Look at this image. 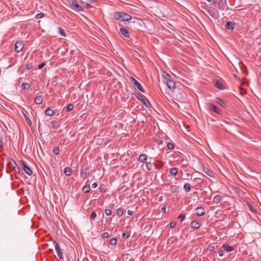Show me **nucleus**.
Masks as SVG:
<instances>
[{
	"mask_svg": "<svg viewBox=\"0 0 261 261\" xmlns=\"http://www.w3.org/2000/svg\"><path fill=\"white\" fill-rule=\"evenodd\" d=\"M53 245H54V246L55 247V249L56 250V252L57 253V255H58V257L60 259H63V252H62V250L60 248L59 244H58L57 241H55V240H53Z\"/></svg>",
	"mask_w": 261,
	"mask_h": 261,
	"instance_id": "39448f33",
	"label": "nucleus"
},
{
	"mask_svg": "<svg viewBox=\"0 0 261 261\" xmlns=\"http://www.w3.org/2000/svg\"><path fill=\"white\" fill-rule=\"evenodd\" d=\"M169 172L171 175H176L177 173L178 169L177 168L174 167V168L170 169Z\"/></svg>",
	"mask_w": 261,
	"mask_h": 261,
	"instance_id": "bb28decb",
	"label": "nucleus"
},
{
	"mask_svg": "<svg viewBox=\"0 0 261 261\" xmlns=\"http://www.w3.org/2000/svg\"><path fill=\"white\" fill-rule=\"evenodd\" d=\"M96 214L95 212H93L91 214V216H90V218L91 219H94L96 217Z\"/></svg>",
	"mask_w": 261,
	"mask_h": 261,
	"instance_id": "de8ad7c7",
	"label": "nucleus"
},
{
	"mask_svg": "<svg viewBox=\"0 0 261 261\" xmlns=\"http://www.w3.org/2000/svg\"><path fill=\"white\" fill-rule=\"evenodd\" d=\"M184 188L186 192H189L191 190V186L189 183H185L184 186Z\"/></svg>",
	"mask_w": 261,
	"mask_h": 261,
	"instance_id": "c85d7f7f",
	"label": "nucleus"
},
{
	"mask_svg": "<svg viewBox=\"0 0 261 261\" xmlns=\"http://www.w3.org/2000/svg\"><path fill=\"white\" fill-rule=\"evenodd\" d=\"M99 190L101 192L103 193L106 192V189L104 187H100Z\"/></svg>",
	"mask_w": 261,
	"mask_h": 261,
	"instance_id": "603ef678",
	"label": "nucleus"
},
{
	"mask_svg": "<svg viewBox=\"0 0 261 261\" xmlns=\"http://www.w3.org/2000/svg\"><path fill=\"white\" fill-rule=\"evenodd\" d=\"M171 190L172 192H176L177 191V189L175 188L174 187H171Z\"/></svg>",
	"mask_w": 261,
	"mask_h": 261,
	"instance_id": "3c124183",
	"label": "nucleus"
},
{
	"mask_svg": "<svg viewBox=\"0 0 261 261\" xmlns=\"http://www.w3.org/2000/svg\"><path fill=\"white\" fill-rule=\"evenodd\" d=\"M214 83H215V87H217V88H218L219 89L221 90L224 89V88L223 86L222 85V84L220 82H219L218 80H215L214 82Z\"/></svg>",
	"mask_w": 261,
	"mask_h": 261,
	"instance_id": "6ab92c4d",
	"label": "nucleus"
},
{
	"mask_svg": "<svg viewBox=\"0 0 261 261\" xmlns=\"http://www.w3.org/2000/svg\"><path fill=\"white\" fill-rule=\"evenodd\" d=\"M203 171L205 173L210 177L213 176V172L208 168H203Z\"/></svg>",
	"mask_w": 261,
	"mask_h": 261,
	"instance_id": "4be33fe9",
	"label": "nucleus"
},
{
	"mask_svg": "<svg viewBox=\"0 0 261 261\" xmlns=\"http://www.w3.org/2000/svg\"><path fill=\"white\" fill-rule=\"evenodd\" d=\"M219 255L220 256H223L224 255V252L223 250H220L219 252Z\"/></svg>",
	"mask_w": 261,
	"mask_h": 261,
	"instance_id": "5fc2aeb1",
	"label": "nucleus"
},
{
	"mask_svg": "<svg viewBox=\"0 0 261 261\" xmlns=\"http://www.w3.org/2000/svg\"><path fill=\"white\" fill-rule=\"evenodd\" d=\"M167 85L170 89H173L176 87V83L172 80L167 81Z\"/></svg>",
	"mask_w": 261,
	"mask_h": 261,
	"instance_id": "9b49d317",
	"label": "nucleus"
},
{
	"mask_svg": "<svg viewBox=\"0 0 261 261\" xmlns=\"http://www.w3.org/2000/svg\"><path fill=\"white\" fill-rule=\"evenodd\" d=\"M12 164H13V165H14L15 166V167L13 169V170L14 171H15L16 173H19L20 172V169L18 167V166L17 165V164H16V162H13L12 163Z\"/></svg>",
	"mask_w": 261,
	"mask_h": 261,
	"instance_id": "2f4dec72",
	"label": "nucleus"
},
{
	"mask_svg": "<svg viewBox=\"0 0 261 261\" xmlns=\"http://www.w3.org/2000/svg\"><path fill=\"white\" fill-rule=\"evenodd\" d=\"M215 246L212 244L209 245L208 246V249L211 251H214L215 250Z\"/></svg>",
	"mask_w": 261,
	"mask_h": 261,
	"instance_id": "37998d69",
	"label": "nucleus"
},
{
	"mask_svg": "<svg viewBox=\"0 0 261 261\" xmlns=\"http://www.w3.org/2000/svg\"><path fill=\"white\" fill-rule=\"evenodd\" d=\"M21 87L23 89L27 90L30 88V85L27 82H23L21 84Z\"/></svg>",
	"mask_w": 261,
	"mask_h": 261,
	"instance_id": "cd10ccee",
	"label": "nucleus"
},
{
	"mask_svg": "<svg viewBox=\"0 0 261 261\" xmlns=\"http://www.w3.org/2000/svg\"><path fill=\"white\" fill-rule=\"evenodd\" d=\"M21 163L22 165L24 172L28 175H31L33 174V171L30 167L23 160H21Z\"/></svg>",
	"mask_w": 261,
	"mask_h": 261,
	"instance_id": "0eeeda50",
	"label": "nucleus"
},
{
	"mask_svg": "<svg viewBox=\"0 0 261 261\" xmlns=\"http://www.w3.org/2000/svg\"><path fill=\"white\" fill-rule=\"evenodd\" d=\"M216 101L219 105L222 106V107H225L226 106V103L220 98L217 97L216 99Z\"/></svg>",
	"mask_w": 261,
	"mask_h": 261,
	"instance_id": "a211bd4d",
	"label": "nucleus"
},
{
	"mask_svg": "<svg viewBox=\"0 0 261 261\" xmlns=\"http://www.w3.org/2000/svg\"><path fill=\"white\" fill-rule=\"evenodd\" d=\"M116 214L118 216H121L123 214V210L121 208H119L116 211Z\"/></svg>",
	"mask_w": 261,
	"mask_h": 261,
	"instance_id": "c9c22d12",
	"label": "nucleus"
},
{
	"mask_svg": "<svg viewBox=\"0 0 261 261\" xmlns=\"http://www.w3.org/2000/svg\"><path fill=\"white\" fill-rule=\"evenodd\" d=\"M234 191L238 193L239 195H243L244 192L238 188H235Z\"/></svg>",
	"mask_w": 261,
	"mask_h": 261,
	"instance_id": "58836bf2",
	"label": "nucleus"
},
{
	"mask_svg": "<svg viewBox=\"0 0 261 261\" xmlns=\"http://www.w3.org/2000/svg\"><path fill=\"white\" fill-rule=\"evenodd\" d=\"M92 188H96L97 187V184L96 182H94L92 184Z\"/></svg>",
	"mask_w": 261,
	"mask_h": 261,
	"instance_id": "864d4df0",
	"label": "nucleus"
},
{
	"mask_svg": "<svg viewBox=\"0 0 261 261\" xmlns=\"http://www.w3.org/2000/svg\"><path fill=\"white\" fill-rule=\"evenodd\" d=\"M32 66H26L27 69H28V70L31 69L32 68Z\"/></svg>",
	"mask_w": 261,
	"mask_h": 261,
	"instance_id": "052dcab7",
	"label": "nucleus"
},
{
	"mask_svg": "<svg viewBox=\"0 0 261 261\" xmlns=\"http://www.w3.org/2000/svg\"><path fill=\"white\" fill-rule=\"evenodd\" d=\"M222 247L224 248L225 250L227 252H230L233 250V247L229 246L227 244H223L222 245Z\"/></svg>",
	"mask_w": 261,
	"mask_h": 261,
	"instance_id": "aec40b11",
	"label": "nucleus"
},
{
	"mask_svg": "<svg viewBox=\"0 0 261 261\" xmlns=\"http://www.w3.org/2000/svg\"><path fill=\"white\" fill-rule=\"evenodd\" d=\"M248 206H249V207L250 208V209L251 210V211H253V206L251 204L249 203H248L247 204Z\"/></svg>",
	"mask_w": 261,
	"mask_h": 261,
	"instance_id": "6e6d98bb",
	"label": "nucleus"
},
{
	"mask_svg": "<svg viewBox=\"0 0 261 261\" xmlns=\"http://www.w3.org/2000/svg\"><path fill=\"white\" fill-rule=\"evenodd\" d=\"M236 69L238 72H239V71L241 72L247 71L246 66H236Z\"/></svg>",
	"mask_w": 261,
	"mask_h": 261,
	"instance_id": "5701e85b",
	"label": "nucleus"
},
{
	"mask_svg": "<svg viewBox=\"0 0 261 261\" xmlns=\"http://www.w3.org/2000/svg\"><path fill=\"white\" fill-rule=\"evenodd\" d=\"M221 200V197L219 195H216L213 198V201L214 202L219 203Z\"/></svg>",
	"mask_w": 261,
	"mask_h": 261,
	"instance_id": "a878e982",
	"label": "nucleus"
},
{
	"mask_svg": "<svg viewBox=\"0 0 261 261\" xmlns=\"http://www.w3.org/2000/svg\"><path fill=\"white\" fill-rule=\"evenodd\" d=\"M39 65H45V64L44 62H42V63H40Z\"/></svg>",
	"mask_w": 261,
	"mask_h": 261,
	"instance_id": "e2e57ef3",
	"label": "nucleus"
},
{
	"mask_svg": "<svg viewBox=\"0 0 261 261\" xmlns=\"http://www.w3.org/2000/svg\"><path fill=\"white\" fill-rule=\"evenodd\" d=\"M25 119H27V120H30V118H29V117H27V118H25Z\"/></svg>",
	"mask_w": 261,
	"mask_h": 261,
	"instance_id": "69168bd1",
	"label": "nucleus"
},
{
	"mask_svg": "<svg viewBox=\"0 0 261 261\" xmlns=\"http://www.w3.org/2000/svg\"><path fill=\"white\" fill-rule=\"evenodd\" d=\"M129 234H128V233H126V232H123L122 233V237L124 239H127L129 237Z\"/></svg>",
	"mask_w": 261,
	"mask_h": 261,
	"instance_id": "49530a36",
	"label": "nucleus"
},
{
	"mask_svg": "<svg viewBox=\"0 0 261 261\" xmlns=\"http://www.w3.org/2000/svg\"><path fill=\"white\" fill-rule=\"evenodd\" d=\"M178 218L180 219V221H183L185 218V216L184 214H180L178 216Z\"/></svg>",
	"mask_w": 261,
	"mask_h": 261,
	"instance_id": "a18cd8bd",
	"label": "nucleus"
},
{
	"mask_svg": "<svg viewBox=\"0 0 261 261\" xmlns=\"http://www.w3.org/2000/svg\"><path fill=\"white\" fill-rule=\"evenodd\" d=\"M45 114L47 116H51L54 115V111L50 108H47L45 111Z\"/></svg>",
	"mask_w": 261,
	"mask_h": 261,
	"instance_id": "412c9836",
	"label": "nucleus"
},
{
	"mask_svg": "<svg viewBox=\"0 0 261 261\" xmlns=\"http://www.w3.org/2000/svg\"><path fill=\"white\" fill-rule=\"evenodd\" d=\"M43 101V98L41 95L36 97L34 102L36 105H41Z\"/></svg>",
	"mask_w": 261,
	"mask_h": 261,
	"instance_id": "ddd939ff",
	"label": "nucleus"
},
{
	"mask_svg": "<svg viewBox=\"0 0 261 261\" xmlns=\"http://www.w3.org/2000/svg\"><path fill=\"white\" fill-rule=\"evenodd\" d=\"M59 124L57 121H53L51 122V126L52 128H58L59 127Z\"/></svg>",
	"mask_w": 261,
	"mask_h": 261,
	"instance_id": "c756f323",
	"label": "nucleus"
},
{
	"mask_svg": "<svg viewBox=\"0 0 261 261\" xmlns=\"http://www.w3.org/2000/svg\"><path fill=\"white\" fill-rule=\"evenodd\" d=\"M43 16H44V14L43 13H40L37 14L36 15V18L37 19H40V18L43 17Z\"/></svg>",
	"mask_w": 261,
	"mask_h": 261,
	"instance_id": "a19ab883",
	"label": "nucleus"
},
{
	"mask_svg": "<svg viewBox=\"0 0 261 261\" xmlns=\"http://www.w3.org/2000/svg\"><path fill=\"white\" fill-rule=\"evenodd\" d=\"M24 46V44L22 41H17L15 44V50L17 53L21 51Z\"/></svg>",
	"mask_w": 261,
	"mask_h": 261,
	"instance_id": "6e6552de",
	"label": "nucleus"
},
{
	"mask_svg": "<svg viewBox=\"0 0 261 261\" xmlns=\"http://www.w3.org/2000/svg\"><path fill=\"white\" fill-rule=\"evenodd\" d=\"M117 243V239L116 238H112L110 241V243L111 245H115Z\"/></svg>",
	"mask_w": 261,
	"mask_h": 261,
	"instance_id": "473e14b6",
	"label": "nucleus"
},
{
	"mask_svg": "<svg viewBox=\"0 0 261 261\" xmlns=\"http://www.w3.org/2000/svg\"><path fill=\"white\" fill-rule=\"evenodd\" d=\"M212 5L215 7L218 8L220 10L224 9V5L223 4V0H212Z\"/></svg>",
	"mask_w": 261,
	"mask_h": 261,
	"instance_id": "20e7f679",
	"label": "nucleus"
},
{
	"mask_svg": "<svg viewBox=\"0 0 261 261\" xmlns=\"http://www.w3.org/2000/svg\"><path fill=\"white\" fill-rule=\"evenodd\" d=\"M44 66H38L39 69H42Z\"/></svg>",
	"mask_w": 261,
	"mask_h": 261,
	"instance_id": "0e129e2a",
	"label": "nucleus"
},
{
	"mask_svg": "<svg viewBox=\"0 0 261 261\" xmlns=\"http://www.w3.org/2000/svg\"><path fill=\"white\" fill-rule=\"evenodd\" d=\"M146 166L147 170L150 171L152 169V165L150 162H146Z\"/></svg>",
	"mask_w": 261,
	"mask_h": 261,
	"instance_id": "e433bc0d",
	"label": "nucleus"
},
{
	"mask_svg": "<svg viewBox=\"0 0 261 261\" xmlns=\"http://www.w3.org/2000/svg\"><path fill=\"white\" fill-rule=\"evenodd\" d=\"M87 1H88V2H89V3H93V2L96 1V0H87Z\"/></svg>",
	"mask_w": 261,
	"mask_h": 261,
	"instance_id": "680f3d73",
	"label": "nucleus"
},
{
	"mask_svg": "<svg viewBox=\"0 0 261 261\" xmlns=\"http://www.w3.org/2000/svg\"><path fill=\"white\" fill-rule=\"evenodd\" d=\"M25 119H27V120H30V118H29V117H27V118H25Z\"/></svg>",
	"mask_w": 261,
	"mask_h": 261,
	"instance_id": "774afa93",
	"label": "nucleus"
},
{
	"mask_svg": "<svg viewBox=\"0 0 261 261\" xmlns=\"http://www.w3.org/2000/svg\"><path fill=\"white\" fill-rule=\"evenodd\" d=\"M91 7H92V6L90 4H86V8H90Z\"/></svg>",
	"mask_w": 261,
	"mask_h": 261,
	"instance_id": "13d9d810",
	"label": "nucleus"
},
{
	"mask_svg": "<svg viewBox=\"0 0 261 261\" xmlns=\"http://www.w3.org/2000/svg\"><path fill=\"white\" fill-rule=\"evenodd\" d=\"M13 162L14 163L15 162L13 160L10 159L8 163V166L9 168L11 170H13L15 167V166L14 165H13V164H12Z\"/></svg>",
	"mask_w": 261,
	"mask_h": 261,
	"instance_id": "b1692460",
	"label": "nucleus"
},
{
	"mask_svg": "<svg viewBox=\"0 0 261 261\" xmlns=\"http://www.w3.org/2000/svg\"><path fill=\"white\" fill-rule=\"evenodd\" d=\"M226 29L232 30L234 28V23L231 21H228L225 24Z\"/></svg>",
	"mask_w": 261,
	"mask_h": 261,
	"instance_id": "dca6fc26",
	"label": "nucleus"
},
{
	"mask_svg": "<svg viewBox=\"0 0 261 261\" xmlns=\"http://www.w3.org/2000/svg\"><path fill=\"white\" fill-rule=\"evenodd\" d=\"M135 95L137 97L138 99L141 101L143 104L147 108H150L151 106L150 102L149 100L143 95H142L139 93H136Z\"/></svg>",
	"mask_w": 261,
	"mask_h": 261,
	"instance_id": "f03ea898",
	"label": "nucleus"
},
{
	"mask_svg": "<svg viewBox=\"0 0 261 261\" xmlns=\"http://www.w3.org/2000/svg\"><path fill=\"white\" fill-rule=\"evenodd\" d=\"M190 225L192 228L197 229L200 226L201 224L198 221H193L191 222Z\"/></svg>",
	"mask_w": 261,
	"mask_h": 261,
	"instance_id": "f8f14e48",
	"label": "nucleus"
},
{
	"mask_svg": "<svg viewBox=\"0 0 261 261\" xmlns=\"http://www.w3.org/2000/svg\"><path fill=\"white\" fill-rule=\"evenodd\" d=\"M233 75H234V77H235L236 79H237V80H240V77H239V76H238L237 74H233Z\"/></svg>",
	"mask_w": 261,
	"mask_h": 261,
	"instance_id": "4d7b16f0",
	"label": "nucleus"
},
{
	"mask_svg": "<svg viewBox=\"0 0 261 261\" xmlns=\"http://www.w3.org/2000/svg\"><path fill=\"white\" fill-rule=\"evenodd\" d=\"M101 236L104 239L108 238L109 236V234L107 232H105L102 234Z\"/></svg>",
	"mask_w": 261,
	"mask_h": 261,
	"instance_id": "79ce46f5",
	"label": "nucleus"
},
{
	"mask_svg": "<svg viewBox=\"0 0 261 261\" xmlns=\"http://www.w3.org/2000/svg\"><path fill=\"white\" fill-rule=\"evenodd\" d=\"M120 33L125 36L126 38H129L130 34L129 32L124 28H120L119 29Z\"/></svg>",
	"mask_w": 261,
	"mask_h": 261,
	"instance_id": "9d476101",
	"label": "nucleus"
},
{
	"mask_svg": "<svg viewBox=\"0 0 261 261\" xmlns=\"http://www.w3.org/2000/svg\"><path fill=\"white\" fill-rule=\"evenodd\" d=\"M135 212L134 211H132L129 210H127V214L129 216H132L134 214Z\"/></svg>",
	"mask_w": 261,
	"mask_h": 261,
	"instance_id": "8fccbe9b",
	"label": "nucleus"
},
{
	"mask_svg": "<svg viewBox=\"0 0 261 261\" xmlns=\"http://www.w3.org/2000/svg\"><path fill=\"white\" fill-rule=\"evenodd\" d=\"M88 168H85V171H84L83 170H81V176L83 179H85L87 178L88 173L87 172V171L88 170Z\"/></svg>",
	"mask_w": 261,
	"mask_h": 261,
	"instance_id": "f3484780",
	"label": "nucleus"
},
{
	"mask_svg": "<svg viewBox=\"0 0 261 261\" xmlns=\"http://www.w3.org/2000/svg\"><path fill=\"white\" fill-rule=\"evenodd\" d=\"M176 225V223L175 222H171L170 223V227L171 228H174Z\"/></svg>",
	"mask_w": 261,
	"mask_h": 261,
	"instance_id": "09e8293b",
	"label": "nucleus"
},
{
	"mask_svg": "<svg viewBox=\"0 0 261 261\" xmlns=\"http://www.w3.org/2000/svg\"><path fill=\"white\" fill-rule=\"evenodd\" d=\"M70 5L71 9L76 12H81L83 10L82 7L78 4L76 0H71L70 1Z\"/></svg>",
	"mask_w": 261,
	"mask_h": 261,
	"instance_id": "7ed1b4c3",
	"label": "nucleus"
},
{
	"mask_svg": "<svg viewBox=\"0 0 261 261\" xmlns=\"http://www.w3.org/2000/svg\"><path fill=\"white\" fill-rule=\"evenodd\" d=\"M25 119H27V120H30V118H29V117H27V118H25Z\"/></svg>",
	"mask_w": 261,
	"mask_h": 261,
	"instance_id": "338daca9",
	"label": "nucleus"
},
{
	"mask_svg": "<svg viewBox=\"0 0 261 261\" xmlns=\"http://www.w3.org/2000/svg\"><path fill=\"white\" fill-rule=\"evenodd\" d=\"M105 213L107 216H110L112 214L111 210L110 209H108V208H106L105 210Z\"/></svg>",
	"mask_w": 261,
	"mask_h": 261,
	"instance_id": "ea45409f",
	"label": "nucleus"
},
{
	"mask_svg": "<svg viewBox=\"0 0 261 261\" xmlns=\"http://www.w3.org/2000/svg\"><path fill=\"white\" fill-rule=\"evenodd\" d=\"M146 160L147 155L146 154L144 153L141 154L138 158V161L140 162H145Z\"/></svg>",
	"mask_w": 261,
	"mask_h": 261,
	"instance_id": "2eb2a0df",
	"label": "nucleus"
},
{
	"mask_svg": "<svg viewBox=\"0 0 261 261\" xmlns=\"http://www.w3.org/2000/svg\"><path fill=\"white\" fill-rule=\"evenodd\" d=\"M165 211H166V207H165V206L162 207L161 208V211L165 212Z\"/></svg>",
	"mask_w": 261,
	"mask_h": 261,
	"instance_id": "bf43d9fd",
	"label": "nucleus"
},
{
	"mask_svg": "<svg viewBox=\"0 0 261 261\" xmlns=\"http://www.w3.org/2000/svg\"><path fill=\"white\" fill-rule=\"evenodd\" d=\"M73 109V105L72 103H69L67 105L66 107V111L69 112L72 110Z\"/></svg>",
	"mask_w": 261,
	"mask_h": 261,
	"instance_id": "f704fd0d",
	"label": "nucleus"
},
{
	"mask_svg": "<svg viewBox=\"0 0 261 261\" xmlns=\"http://www.w3.org/2000/svg\"><path fill=\"white\" fill-rule=\"evenodd\" d=\"M59 32L62 36H63V37L66 36V33L62 28H59Z\"/></svg>",
	"mask_w": 261,
	"mask_h": 261,
	"instance_id": "4c0bfd02",
	"label": "nucleus"
},
{
	"mask_svg": "<svg viewBox=\"0 0 261 261\" xmlns=\"http://www.w3.org/2000/svg\"><path fill=\"white\" fill-rule=\"evenodd\" d=\"M204 208L202 207H198L195 209V214L198 216H202L205 214Z\"/></svg>",
	"mask_w": 261,
	"mask_h": 261,
	"instance_id": "1a4fd4ad",
	"label": "nucleus"
},
{
	"mask_svg": "<svg viewBox=\"0 0 261 261\" xmlns=\"http://www.w3.org/2000/svg\"><path fill=\"white\" fill-rule=\"evenodd\" d=\"M83 191L85 193H88L90 190V186L85 185L83 188Z\"/></svg>",
	"mask_w": 261,
	"mask_h": 261,
	"instance_id": "7c9ffc66",
	"label": "nucleus"
},
{
	"mask_svg": "<svg viewBox=\"0 0 261 261\" xmlns=\"http://www.w3.org/2000/svg\"><path fill=\"white\" fill-rule=\"evenodd\" d=\"M53 152L55 154H58L59 153V152H60V148H59V147H58V146L54 147L53 149Z\"/></svg>",
	"mask_w": 261,
	"mask_h": 261,
	"instance_id": "72a5a7b5",
	"label": "nucleus"
},
{
	"mask_svg": "<svg viewBox=\"0 0 261 261\" xmlns=\"http://www.w3.org/2000/svg\"><path fill=\"white\" fill-rule=\"evenodd\" d=\"M130 80L134 83L135 86L139 91L142 93H145V90L144 88L142 87L141 84L139 82H138L134 77L131 76L130 77Z\"/></svg>",
	"mask_w": 261,
	"mask_h": 261,
	"instance_id": "423d86ee",
	"label": "nucleus"
},
{
	"mask_svg": "<svg viewBox=\"0 0 261 261\" xmlns=\"http://www.w3.org/2000/svg\"><path fill=\"white\" fill-rule=\"evenodd\" d=\"M167 147L169 148V149H172L174 148V144L171 143H168L167 144Z\"/></svg>",
	"mask_w": 261,
	"mask_h": 261,
	"instance_id": "c03bdc74",
	"label": "nucleus"
},
{
	"mask_svg": "<svg viewBox=\"0 0 261 261\" xmlns=\"http://www.w3.org/2000/svg\"><path fill=\"white\" fill-rule=\"evenodd\" d=\"M64 172L67 176H69L71 174V169L69 167H66L64 168Z\"/></svg>",
	"mask_w": 261,
	"mask_h": 261,
	"instance_id": "393cba45",
	"label": "nucleus"
},
{
	"mask_svg": "<svg viewBox=\"0 0 261 261\" xmlns=\"http://www.w3.org/2000/svg\"><path fill=\"white\" fill-rule=\"evenodd\" d=\"M114 17L116 19L120 21H128L132 19V16L130 15L122 12L115 13Z\"/></svg>",
	"mask_w": 261,
	"mask_h": 261,
	"instance_id": "f257e3e1",
	"label": "nucleus"
},
{
	"mask_svg": "<svg viewBox=\"0 0 261 261\" xmlns=\"http://www.w3.org/2000/svg\"><path fill=\"white\" fill-rule=\"evenodd\" d=\"M210 109L217 114H220L221 112V111L213 104H210Z\"/></svg>",
	"mask_w": 261,
	"mask_h": 261,
	"instance_id": "4468645a",
	"label": "nucleus"
}]
</instances>
